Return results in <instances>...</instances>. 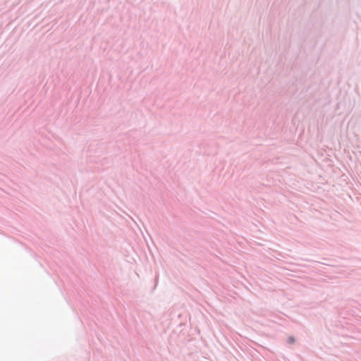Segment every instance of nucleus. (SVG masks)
<instances>
[{"instance_id": "1", "label": "nucleus", "mask_w": 361, "mask_h": 361, "mask_svg": "<svg viewBox=\"0 0 361 361\" xmlns=\"http://www.w3.org/2000/svg\"><path fill=\"white\" fill-rule=\"evenodd\" d=\"M288 342L289 343H293L295 342V338L292 336H290L288 339Z\"/></svg>"}]
</instances>
